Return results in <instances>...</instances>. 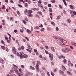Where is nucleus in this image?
<instances>
[{
  "label": "nucleus",
  "mask_w": 76,
  "mask_h": 76,
  "mask_svg": "<svg viewBox=\"0 0 76 76\" xmlns=\"http://www.w3.org/2000/svg\"><path fill=\"white\" fill-rule=\"evenodd\" d=\"M71 44L72 45H75V43L73 42H72Z\"/></svg>",
  "instance_id": "obj_43"
},
{
  "label": "nucleus",
  "mask_w": 76,
  "mask_h": 76,
  "mask_svg": "<svg viewBox=\"0 0 76 76\" xmlns=\"http://www.w3.org/2000/svg\"><path fill=\"white\" fill-rule=\"evenodd\" d=\"M26 50H27V51H28V52H29L30 53H31V50H29L28 49H26Z\"/></svg>",
  "instance_id": "obj_37"
},
{
  "label": "nucleus",
  "mask_w": 76,
  "mask_h": 76,
  "mask_svg": "<svg viewBox=\"0 0 76 76\" xmlns=\"http://www.w3.org/2000/svg\"><path fill=\"white\" fill-rule=\"evenodd\" d=\"M51 2L53 3H56V0H53V1H51Z\"/></svg>",
  "instance_id": "obj_33"
},
{
  "label": "nucleus",
  "mask_w": 76,
  "mask_h": 76,
  "mask_svg": "<svg viewBox=\"0 0 76 76\" xmlns=\"http://www.w3.org/2000/svg\"><path fill=\"white\" fill-rule=\"evenodd\" d=\"M74 16H75V15L74 13H73L71 15V17H74Z\"/></svg>",
  "instance_id": "obj_55"
},
{
  "label": "nucleus",
  "mask_w": 76,
  "mask_h": 76,
  "mask_svg": "<svg viewBox=\"0 0 76 76\" xmlns=\"http://www.w3.org/2000/svg\"><path fill=\"white\" fill-rule=\"evenodd\" d=\"M51 74L52 76H54V72H51Z\"/></svg>",
  "instance_id": "obj_30"
},
{
  "label": "nucleus",
  "mask_w": 76,
  "mask_h": 76,
  "mask_svg": "<svg viewBox=\"0 0 76 76\" xmlns=\"http://www.w3.org/2000/svg\"><path fill=\"white\" fill-rule=\"evenodd\" d=\"M44 28H42L40 30V31H44Z\"/></svg>",
  "instance_id": "obj_40"
},
{
  "label": "nucleus",
  "mask_w": 76,
  "mask_h": 76,
  "mask_svg": "<svg viewBox=\"0 0 76 76\" xmlns=\"http://www.w3.org/2000/svg\"><path fill=\"white\" fill-rule=\"evenodd\" d=\"M70 14H72V13L73 12H74L72 11L71 10L70 11Z\"/></svg>",
  "instance_id": "obj_53"
},
{
  "label": "nucleus",
  "mask_w": 76,
  "mask_h": 76,
  "mask_svg": "<svg viewBox=\"0 0 76 76\" xmlns=\"http://www.w3.org/2000/svg\"><path fill=\"white\" fill-rule=\"evenodd\" d=\"M70 48H71V49H73L74 48L73 47L71 46L70 47Z\"/></svg>",
  "instance_id": "obj_61"
},
{
  "label": "nucleus",
  "mask_w": 76,
  "mask_h": 76,
  "mask_svg": "<svg viewBox=\"0 0 76 76\" xmlns=\"http://www.w3.org/2000/svg\"><path fill=\"white\" fill-rule=\"evenodd\" d=\"M18 6H19V7H22V6L20 4H18Z\"/></svg>",
  "instance_id": "obj_56"
},
{
  "label": "nucleus",
  "mask_w": 76,
  "mask_h": 76,
  "mask_svg": "<svg viewBox=\"0 0 76 76\" xmlns=\"http://www.w3.org/2000/svg\"><path fill=\"white\" fill-rule=\"evenodd\" d=\"M66 21L67 22H68V23H70L71 22V20H70V19H68L66 20Z\"/></svg>",
  "instance_id": "obj_24"
},
{
  "label": "nucleus",
  "mask_w": 76,
  "mask_h": 76,
  "mask_svg": "<svg viewBox=\"0 0 76 76\" xmlns=\"http://www.w3.org/2000/svg\"><path fill=\"white\" fill-rule=\"evenodd\" d=\"M51 64H52V65H54V62H51Z\"/></svg>",
  "instance_id": "obj_58"
},
{
  "label": "nucleus",
  "mask_w": 76,
  "mask_h": 76,
  "mask_svg": "<svg viewBox=\"0 0 76 76\" xmlns=\"http://www.w3.org/2000/svg\"><path fill=\"white\" fill-rule=\"evenodd\" d=\"M61 17V15H59L57 17V19H60V18Z\"/></svg>",
  "instance_id": "obj_36"
},
{
  "label": "nucleus",
  "mask_w": 76,
  "mask_h": 76,
  "mask_svg": "<svg viewBox=\"0 0 76 76\" xmlns=\"http://www.w3.org/2000/svg\"><path fill=\"white\" fill-rule=\"evenodd\" d=\"M2 9H5V6L4 5L3 6V7H2Z\"/></svg>",
  "instance_id": "obj_50"
},
{
  "label": "nucleus",
  "mask_w": 76,
  "mask_h": 76,
  "mask_svg": "<svg viewBox=\"0 0 76 76\" xmlns=\"http://www.w3.org/2000/svg\"><path fill=\"white\" fill-rule=\"evenodd\" d=\"M27 1L28 2V3L29 4H30L31 3V0H28Z\"/></svg>",
  "instance_id": "obj_48"
},
{
  "label": "nucleus",
  "mask_w": 76,
  "mask_h": 76,
  "mask_svg": "<svg viewBox=\"0 0 76 76\" xmlns=\"http://www.w3.org/2000/svg\"><path fill=\"white\" fill-rule=\"evenodd\" d=\"M49 57H50V60L52 61L53 59V55L51 53L49 54Z\"/></svg>",
  "instance_id": "obj_4"
},
{
  "label": "nucleus",
  "mask_w": 76,
  "mask_h": 76,
  "mask_svg": "<svg viewBox=\"0 0 76 76\" xmlns=\"http://www.w3.org/2000/svg\"><path fill=\"white\" fill-rule=\"evenodd\" d=\"M27 31L28 34H31V31H30L29 30L27 29Z\"/></svg>",
  "instance_id": "obj_21"
},
{
  "label": "nucleus",
  "mask_w": 76,
  "mask_h": 76,
  "mask_svg": "<svg viewBox=\"0 0 76 76\" xmlns=\"http://www.w3.org/2000/svg\"><path fill=\"white\" fill-rule=\"evenodd\" d=\"M51 24L53 26H55V25H56V24H55V23H54L53 22H51Z\"/></svg>",
  "instance_id": "obj_32"
},
{
  "label": "nucleus",
  "mask_w": 76,
  "mask_h": 76,
  "mask_svg": "<svg viewBox=\"0 0 76 76\" xmlns=\"http://www.w3.org/2000/svg\"><path fill=\"white\" fill-rule=\"evenodd\" d=\"M28 57V55H24L23 56V58H27V57Z\"/></svg>",
  "instance_id": "obj_18"
},
{
  "label": "nucleus",
  "mask_w": 76,
  "mask_h": 76,
  "mask_svg": "<svg viewBox=\"0 0 76 76\" xmlns=\"http://www.w3.org/2000/svg\"><path fill=\"white\" fill-rule=\"evenodd\" d=\"M63 13H64V14H66V11H65V10H63Z\"/></svg>",
  "instance_id": "obj_52"
},
{
  "label": "nucleus",
  "mask_w": 76,
  "mask_h": 76,
  "mask_svg": "<svg viewBox=\"0 0 76 76\" xmlns=\"http://www.w3.org/2000/svg\"><path fill=\"white\" fill-rule=\"evenodd\" d=\"M23 31H24V30H23V28H22L21 29H20V32H23Z\"/></svg>",
  "instance_id": "obj_25"
},
{
  "label": "nucleus",
  "mask_w": 76,
  "mask_h": 76,
  "mask_svg": "<svg viewBox=\"0 0 76 76\" xmlns=\"http://www.w3.org/2000/svg\"><path fill=\"white\" fill-rule=\"evenodd\" d=\"M6 51H7V52L9 51V50H8V48H6Z\"/></svg>",
  "instance_id": "obj_64"
},
{
  "label": "nucleus",
  "mask_w": 76,
  "mask_h": 76,
  "mask_svg": "<svg viewBox=\"0 0 76 76\" xmlns=\"http://www.w3.org/2000/svg\"><path fill=\"white\" fill-rule=\"evenodd\" d=\"M17 56H19V53L18 52H17Z\"/></svg>",
  "instance_id": "obj_63"
},
{
  "label": "nucleus",
  "mask_w": 76,
  "mask_h": 76,
  "mask_svg": "<svg viewBox=\"0 0 76 76\" xmlns=\"http://www.w3.org/2000/svg\"><path fill=\"white\" fill-rule=\"evenodd\" d=\"M62 69L63 70H66V68L65 67H64V66L62 65Z\"/></svg>",
  "instance_id": "obj_11"
},
{
  "label": "nucleus",
  "mask_w": 76,
  "mask_h": 76,
  "mask_svg": "<svg viewBox=\"0 0 76 76\" xmlns=\"http://www.w3.org/2000/svg\"><path fill=\"white\" fill-rule=\"evenodd\" d=\"M41 4H38V6L39 7H41V9H43L44 7H43V6H42V5Z\"/></svg>",
  "instance_id": "obj_6"
},
{
  "label": "nucleus",
  "mask_w": 76,
  "mask_h": 76,
  "mask_svg": "<svg viewBox=\"0 0 76 76\" xmlns=\"http://www.w3.org/2000/svg\"><path fill=\"white\" fill-rule=\"evenodd\" d=\"M49 10L50 12V13H52V12H53V10H52V8H49Z\"/></svg>",
  "instance_id": "obj_20"
},
{
  "label": "nucleus",
  "mask_w": 76,
  "mask_h": 76,
  "mask_svg": "<svg viewBox=\"0 0 76 76\" xmlns=\"http://www.w3.org/2000/svg\"><path fill=\"white\" fill-rule=\"evenodd\" d=\"M68 61V64H70L71 63V62H70V60H69Z\"/></svg>",
  "instance_id": "obj_38"
},
{
  "label": "nucleus",
  "mask_w": 76,
  "mask_h": 76,
  "mask_svg": "<svg viewBox=\"0 0 76 76\" xmlns=\"http://www.w3.org/2000/svg\"><path fill=\"white\" fill-rule=\"evenodd\" d=\"M45 53H46V54H49V53H48V51H47L46 50H45Z\"/></svg>",
  "instance_id": "obj_45"
},
{
  "label": "nucleus",
  "mask_w": 76,
  "mask_h": 76,
  "mask_svg": "<svg viewBox=\"0 0 76 76\" xmlns=\"http://www.w3.org/2000/svg\"><path fill=\"white\" fill-rule=\"evenodd\" d=\"M36 69H37V72H39V68H36Z\"/></svg>",
  "instance_id": "obj_49"
},
{
  "label": "nucleus",
  "mask_w": 76,
  "mask_h": 76,
  "mask_svg": "<svg viewBox=\"0 0 76 76\" xmlns=\"http://www.w3.org/2000/svg\"><path fill=\"white\" fill-rule=\"evenodd\" d=\"M25 6L26 7H28V4H27V3H25Z\"/></svg>",
  "instance_id": "obj_44"
},
{
  "label": "nucleus",
  "mask_w": 76,
  "mask_h": 76,
  "mask_svg": "<svg viewBox=\"0 0 76 76\" xmlns=\"http://www.w3.org/2000/svg\"><path fill=\"white\" fill-rule=\"evenodd\" d=\"M60 45H62V46H64V44L63 43V42L62 41L60 42Z\"/></svg>",
  "instance_id": "obj_10"
},
{
  "label": "nucleus",
  "mask_w": 76,
  "mask_h": 76,
  "mask_svg": "<svg viewBox=\"0 0 76 76\" xmlns=\"http://www.w3.org/2000/svg\"><path fill=\"white\" fill-rule=\"evenodd\" d=\"M59 73L61 74V75H63V74H64V72H63V71H62L60 70L59 71Z\"/></svg>",
  "instance_id": "obj_12"
},
{
  "label": "nucleus",
  "mask_w": 76,
  "mask_h": 76,
  "mask_svg": "<svg viewBox=\"0 0 76 76\" xmlns=\"http://www.w3.org/2000/svg\"><path fill=\"white\" fill-rule=\"evenodd\" d=\"M36 68L37 69L38 68H39V65L38 64H37L36 66Z\"/></svg>",
  "instance_id": "obj_28"
},
{
  "label": "nucleus",
  "mask_w": 76,
  "mask_h": 76,
  "mask_svg": "<svg viewBox=\"0 0 76 76\" xmlns=\"http://www.w3.org/2000/svg\"><path fill=\"white\" fill-rule=\"evenodd\" d=\"M37 64H39V65H41V63H40V62H39V61H37Z\"/></svg>",
  "instance_id": "obj_29"
},
{
  "label": "nucleus",
  "mask_w": 76,
  "mask_h": 76,
  "mask_svg": "<svg viewBox=\"0 0 76 76\" xmlns=\"http://www.w3.org/2000/svg\"><path fill=\"white\" fill-rule=\"evenodd\" d=\"M27 46L28 47L27 48L30 49V48H31V45H29V44H28Z\"/></svg>",
  "instance_id": "obj_23"
},
{
  "label": "nucleus",
  "mask_w": 76,
  "mask_h": 76,
  "mask_svg": "<svg viewBox=\"0 0 76 76\" xmlns=\"http://www.w3.org/2000/svg\"><path fill=\"white\" fill-rule=\"evenodd\" d=\"M41 3H42V1L41 0H39L38 2V4H41Z\"/></svg>",
  "instance_id": "obj_39"
},
{
  "label": "nucleus",
  "mask_w": 76,
  "mask_h": 76,
  "mask_svg": "<svg viewBox=\"0 0 76 76\" xmlns=\"http://www.w3.org/2000/svg\"><path fill=\"white\" fill-rule=\"evenodd\" d=\"M1 43L2 44H4V45L5 46V45H6V44H5V42H4L3 40H1Z\"/></svg>",
  "instance_id": "obj_16"
},
{
  "label": "nucleus",
  "mask_w": 76,
  "mask_h": 76,
  "mask_svg": "<svg viewBox=\"0 0 76 76\" xmlns=\"http://www.w3.org/2000/svg\"><path fill=\"white\" fill-rule=\"evenodd\" d=\"M52 37L54 38V39H56V40H57V41H58L59 39H58V38L57 37H56V36H52Z\"/></svg>",
  "instance_id": "obj_5"
},
{
  "label": "nucleus",
  "mask_w": 76,
  "mask_h": 76,
  "mask_svg": "<svg viewBox=\"0 0 76 76\" xmlns=\"http://www.w3.org/2000/svg\"><path fill=\"white\" fill-rule=\"evenodd\" d=\"M30 69H31V70H35V68L33 67L32 66H30Z\"/></svg>",
  "instance_id": "obj_15"
},
{
  "label": "nucleus",
  "mask_w": 76,
  "mask_h": 76,
  "mask_svg": "<svg viewBox=\"0 0 76 76\" xmlns=\"http://www.w3.org/2000/svg\"><path fill=\"white\" fill-rule=\"evenodd\" d=\"M59 39L61 41H62V42H63V43L64 44H66V43H67V41L64 40L62 38H60Z\"/></svg>",
  "instance_id": "obj_3"
},
{
  "label": "nucleus",
  "mask_w": 76,
  "mask_h": 76,
  "mask_svg": "<svg viewBox=\"0 0 76 76\" xmlns=\"http://www.w3.org/2000/svg\"><path fill=\"white\" fill-rule=\"evenodd\" d=\"M44 4H45V5H46V4H47V3L46 2H44Z\"/></svg>",
  "instance_id": "obj_59"
},
{
  "label": "nucleus",
  "mask_w": 76,
  "mask_h": 76,
  "mask_svg": "<svg viewBox=\"0 0 76 76\" xmlns=\"http://www.w3.org/2000/svg\"><path fill=\"white\" fill-rule=\"evenodd\" d=\"M51 49L53 52H55L56 51V49H54V47H52L51 48Z\"/></svg>",
  "instance_id": "obj_8"
},
{
  "label": "nucleus",
  "mask_w": 76,
  "mask_h": 76,
  "mask_svg": "<svg viewBox=\"0 0 76 76\" xmlns=\"http://www.w3.org/2000/svg\"><path fill=\"white\" fill-rule=\"evenodd\" d=\"M39 57L40 58H42V56L41 55H39Z\"/></svg>",
  "instance_id": "obj_51"
},
{
  "label": "nucleus",
  "mask_w": 76,
  "mask_h": 76,
  "mask_svg": "<svg viewBox=\"0 0 76 76\" xmlns=\"http://www.w3.org/2000/svg\"><path fill=\"white\" fill-rule=\"evenodd\" d=\"M1 47L3 50H4L6 49V47L3 46H1Z\"/></svg>",
  "instance_id": "obj_17"
},
{
  "label": "nucleus",
  "mask_w": 76,
  "mask_h": 76,
  "mask_svg": "<svg viewBox=\"0 0 76 76\" xmlns=\"http://www.w3.org/2000/svg\"><path fill=\"white\" fill-rule=\"evenodd\" d=\"M56 30L57 31H58V27L56 28Z\"/></svg>",
  "instance_id": "obj_54"
},
{
  "label": "nucleus",
  "mask_w": 76,
  "mask_h": 76,
  "mask_svg": "<svg viewBox=\"0 0 76 76\" xmlns=\"http://www.w3.org/2000/svg\"><path fill=\"white\" fill-rule=\"evenodd\" d=\"M65 49L66 51H67L69 52L70 51V49H68L67 48H65Z\"/></svg>",
  "instance_id": "obj_22"
},
{
  "label": "nucleus",
  "mask_w": 76,
  "mask_h": 76,
  "mask_svg": "<svg viewBox=\"0 0 76 76\" xmlns=\"http://www.w3.org/2000/svg\"><path fill=\"white\" fill-rule=\"evenodd\" d=\"M24 46H22L21 47V48L22 50H24Z\"/></svg>",
  "instance_id": "obj_31"
},
{
  "label": "nucleus",
  "mask_w": 76,
  "mask_h": 76,
  "mask_svg": "<svg viewBox=\"0 0 76 76\" xmlns=\"http://www.w3.org/2000/svg\"><path fill=\"white\" fill-rule=\"evenodd\" d=\"M63 62L64 63H66L67 62V60H66V59H65L63 60Z\"/></svg>",
  "instance_id": "obj_35"
},
{
  "label": "nucleus",
  "mask_w": 76,
  "mask_h": 76,
  "mask_svg": "<svg viewBox=\"0 0 76 76\" xmlns=\"http://www.w3.org/2000/svg\"><path fill=\"white\" fill-rule=\"evenodd\" d=\"M67 72L68 73V75H72V73H71V72L69 71H67Z\"/></svg>",
  "instance_id": "obj_19"
},
{
  "label": "nucleus",
  "mask_w": 76,
  "mask_h": 76,
  "mask_svg": "<svg viewBox=\"0 0 76 76\" xmlns=\"http://www.w3.org/2000/svg\"><path fill=\"white\" fill-rule=\"evenodd\" d=\"M0 62L1 63L3 64L4 63V61L3 60H2V61H0Z\"/></svg>",
  "instance_id": "obj_46"
},
{
  "label": "nucleus",
  "mask_w": 76,
  "mask_h": 76,
  "mask_svg": "<svg viewBox=\"0 0 76 76\" xmlns=\"http://www.w3.org/2000/svg\"><path fill=\"white\" fill-rule=\"evenodd\" d=\"M12 51L13 53L16 54V49L15 47H13L12 49Z\"/></svg>",
  "instance_id": "obj_2"
},
{
  "label": "nucleus",
  "mask_w": 76,
  "mask_h": 76,
  "mask_svg": "<svg viewBox=\"0 0 76 76\" xmlns=\"http://www.w3.org/2000/svg\"><path fill=\"white\" fill-rule=\"evenodd\" d=\"M14 70L15 72H16V73H19V72H18V69H17L15 68V67H14Z\"/></svg>",
  "instance_id": "obj_7"
},
{
  "label": "nucleus",
  "mask_w": 76,
  "mask_h": 76,
  "mask_svg": "<svg viewBox=\"0 0 76 76\" xmlns=\"http://www.w3.org/2000/svg\"><path fill=\"white\" fill-rule=\"evenodd\" d=\"M47 29L48 31H51V28H50L49 27H48L47 28Z\"/></svg>",
  "instance_id": "obj_34"
},
{
  "label": "nucleus",
  "mask_w": 76,
  "mask_h": 76,
  "mask_svg": "<svg viewBox=\"0 0 76 76\" xmlns=\"http://www.w3.org/2000/svg\"><path fill=\"white\" fill-rule=\"evenodd\" d=\"M14 32L16 33V32H18V30H15Z\"/></svg>",
  "instance_id": "obj_60"
},
{
  "label": "nucleus",
  "mask_w": 76,
  "mask_h": 76,
  "mask_svg": "<svg viewBox=\"0 0 76 76\" xmlns=\"http://www.w3.org/2000/svg\"><path fill=\"white\" fill-rule=\"evenodd\" d=\"M34 51L35 53H37V50L36 49H34Z\"/></svg>",
  "instance_id": "obj_57"
},
{
  "label": "nucleus",
  "mask_w": 76,
  "mask_h": 76,
  "mask_svg": "<svg viewBox=\"0 0 76 76\" xmlns=\"http://www.w3.org/2000/svg\"><path fill=\"white\" fill-rule=\"evenodd\" d=\"M58 57L59 58L61 59V58H62V56H58Z\"/></svg>",
  "instance_id": "obj_47"
},
{
  "label": "nucleus",
  "mask_w": 76,
  "mask_h": 76,
  "mask_svg": "<svg viewBox=\"0 0 76 76\" xmlns=\"http://www.w3.org/2000/svg\"><path fill=\"white\" fill-rule=\"evenodd\" d=\"M25 20H26V22H28L29 21V20H28V19L27 18H25Z\"/></svg>",
  "instance_id": "obj_26"
},
{
  "label": "nucleus",
  "mask_w": 76,
  "mask_h": 76,
  "mask_svg": "<svg viewBox=\"0 0 76 76\" xmlns=\"http://www.w3.org/2000/svg\"><path fill=\"white\" fill-rule=\"evenodd\" d=\"M23 55H22V53L21 52H20V55H19V56L20 57V58H23Z\"/></svg>",
  "instance_id": "obj_9"
},
{
  "label": "nucleus",
  "mask_w": 76,
  "mask_h": 76,
  "mask_svg": "<svg viewBox=\"0 0 76 76\" xmlns=\"http://www.w3.org/2000/svg\"><path fill=\"white\" fill-rule=\"evenodd\" d=\"M62 51H63L64 52V53H66V51L65 50H64V49H63Z\"/></svg>",
  "instance_id": "obj_62"
},
{
  "label": "nucleus",
  "mask_w": 76,
  "mask_h": 76,
  "mask_svg": "<svg viewBox=\"0 0 76 76\" xmlns=\"http://www.w3.org/2000/svg\"><path fill=\"white\" fill-rule=\"evenodd\" d=\"M48 6L49 7H51V4H48Z\"/></svg>",
  "instance_id": "obj_41"
},
{
  "label": "nucleus",
  "mask_w": 76,
  "mask_h": 76,
  "mask_svg": "<svg viewBox=\"0 0 76 76\" xmlns=\"http://www.w3.org/2000/svg\"><path fill=\"white\" fill-rule=\"evenodd\" d=\"M32 12V11L31 10H28L27 9H26L25 10L24 12L25 15H28L29 17H31V16H32V15L31 14Z\"/></svg>",
  "instance_id": "obj_1"
},
{
  "label": "nucleus",
  "mask_w": 76,
  "mask_h": 76,
  "mask_svg": "<svg viewBox=\"0 0 76 76\" xmlns=\"http://www.w3.org/2000/svg\"><path fill=\"white\" fill-rule=\"evenodd\" d=\"M10 20H13V18L12 17H10Z\"/></svg>",
  "instance_id": "obj_42"
},
{
  "label": "nucleus",
  "mask_w": 76,
  "mask_h": 76,
  "mask_svg": "<svg viewBox=\"0 0 76 76\" xmlns=\"http://www.w3.org/2000/svg\"><path fill=\"white\" fill-rule=\"evenodd\" d=\"M70 7L71 9H72V10L75 9V7H73V6L72 5H70Z\"/></svg>",
  "instance_id": "obj_14"
},
{
  "label": "nucleus",
  "mask_w": 76,
  "mask_h": 76,
  "mask_svg": "<svg viewBox=\"0 0 76 76\" xmlns=\"http://www.w3.org/2000/svg\"><path fill=\"white\" fill-rule=\"evenodd\" d=\"M23 22L25 25H26V22L25 20H23Z\"/></svg>",
  "instance_id": "obj_27"
},
{
  "label": "nucleus",
  "mask_w": 76,
  "mask_h": 76,
  "mask_svg": "<svg viewBox=\"0 0 76 76\" xmlns=\"http://www.w3.org/2000/svg\"><path fill=\"white\" fill-rule=\"evenodd\" d=\"M37 14L38 15H42V12H37Z\"/></svg>",
  "instance_id": "obj_13"
}]
</instances>
